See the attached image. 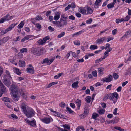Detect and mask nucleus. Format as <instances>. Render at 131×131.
I'll list each match as a JSON object with an SVG mask.
<instances>
[{"label":"nucleus","instance_id":"obj_1","mask_svg":"<svg viewBox=\"0 0 131 131\" xmlns=\"http://www.w3.org/2000/svg\"><path fill=\"white\" fill-rule=\"evenodd\" d=\"M23 113L28 118H31L35 115V111L31 108L28 107L24 103H22L20 106Z\"/></svg>","mask_w":131,"mask_h":131},{"label":"nucleus","instance_id":"obj_2","mask_svg":"<svg viewBox=\"0 0 131 131\" xmlns=\"http://www.w3.org/2000/svg\"><path fill=\"white\" fill-rule=\"evenodd\" d=\"M53 23L57 27L60 28L64 27L67 24V21L66 19L60 18V21H53Z\"/></svg>","mask_w":131,"mask_h":131},{"label":"nucleus","instance_id":"obj_3","mask_svg":"<svg viewBox=\"0 0 131 131\" xmlns=\"http://www.w3.org/2000/svg\"><path fill=\"white\" fill-rule=\"evenodd\" d=\"M78 11L83 14L86 15L92 14L93 11L90 7L87 8V10L85 9L82 7H80L78 9Z\"/></svg>","mask_w":131,"mask_h":131},{"label":"nucleus","instance_id":"obj_4","mask_svg":"<svg viewBox=\"0 0 131 131\" xmlns=\"http://www.w3.org/2000/svg\"><path fill=\"white\" fill-rule=\"evenodd\" d=\"M2 81L4 84L6 86L9 87L11 84L10 80V78H7L6 75H3V79H2Z\"/></svg>","mask_w":131,"mask_h":131},{"label":"nucleus","instance_id":"obj_5","mask_svg":"<svg viewBox=\"0 0 131 131\" xmlns=\"http://www.w3.org/2000/svg\"><path fill=\"white\" fill-rule=\"evenodd\" d=\"M12 94L18 93L19 88L15 85H12L10 88Z\"/></svg>","mask_w":131,"mask_h":131},{"label":"nucleus","instance_id":"obj_6","mask_svg":"<svg viewBox=\"0 0 131 131\" xmlns=\"http://www.w3.org/2000/svg\"><path fill=\"white\" fill-rule=\"evenodd\" d=\"M9 14L6 15L5 16L3 17L0 20V23H3L4 21H9L10 19H11L13 17V16H11L9 17Z\"/></svg>","mask_w":131,"mask_h":131},{"label":"nucleus","instance_id":"obj_7","mask_svg":"<svg viewBox=\"0 0 131 131\" xmlns=\"http://www.w3.org/2000/svg\"><path fill=\"white\" fill-rule=\"evenodd\" d=\"M25 120L26 121L27 124L32 127H35L36 125V122L34 119L31 121L27 120L26 119H25Z\"/></svg>","mask_w":131,"mask_h":131},{"label":"nucleus","instance_id":"obj_8","mask_svg":"<svg viewBox=\"0 0 131 131\" xmlns=\"http://www.w3.org/2000/svg\"><path fill=\"white\" fill-rule=\"evenodd\" d=\"M54 59L53 58L49 60L48 58H46L44 59L43 61L41 62L42 64L47 63L48 65H50L53 61Z\"/></svg>","mask_w":131,"mask_h":131},{"label":"nucleus","instance_id":"obj_9","mask_svg":"<svg viewBox=\"0 0 131 131\" xmlns=\"http://www.w3.org/2000/svg\"><path fill=\"white\" fill-rule=\"evenodd\" d=\"M112 79L113 77L112 75L109 74L107 77L103 78L101 80L103 82H109L112 80Z\"/></svg>","mask_w":131,"mask_h":131},{"label":"nucleus","instance_id":"obj_10","mask_svg":"<svg viewBox=\"0 0 131 131\" xmlns=\"http://www.w3.org/2000/svg\"><path fill=\"white\" fill-rule=\"evenodd\" d=\"M40 120L44 123L46 124H48L51 122V119L48 117H44L43 118H40Z\"/></svg>","mask_w":131,"mask_h":131},{"label":"nucleus","instance_id":"obj_11","mask_svg":"<svg viewBox=\"0 0 131 131\" xmlns=\"http://www.w3.org/2000/svg\"><path fill=\"white\" fill-rule=\"evenodd\" d=\"M107 40V38L105 37H101L97 39L96 41V43L97 44H101L103 43L104 41H106Z\"/></svg>","mask_w":131,"mask_h":131},{"label":"nucleus","instance_id":"obj_12","mask_svg":"<svg viewBox=\"0 0 131 131\" xmlns=\"http://www.w3.org/2000/svg\"><path fill=\"white\" fill-rule=\"evenodd\" d=\"M38 48L32 47L30 49L31 52L34 55L39 56V54L38 53Z\"/></svg>","mask_w":131,"mask_h":131},{"label":"nucleus","instance_id":"obj_13","mask_svg":"<svg viewBox=\"0 0 131 131\" xmlns=\"http://www.w3.org/2000/svg\"><path fill=\"white\" fill-rule=\"evenodd\" d=\"M108 99L110 100H112L113 101V102L114 103H115L117 101V100H113V96L112 93H110L107 94Z\"/></svg>","mask_w":131,"mask_h":131},{"label":"nucleus","instance_id":"obj_14","mask_svg":"<svg viewBox=\"0 0 131 131\" xmlns=\"http://www.w3.org/2000/svg\"><path fill=\"white\" fill-rule=\"evenodd\" d=\"M104 70V68L103 67L99 68H98V72L99 74L102 75L103 74V71Z\"/></svg>","mask_w":131,"mask_h":131},{"label":"nucleus","instance_id":"obj_15","mask_svg":"<svg viewBox=\"0 0 131 131\" xmlns=\"http://www.w3.org/2000/svg\"><path fill=\"white\" fill-rule=\"evenodd\" d=\"M26 71L27 73L31 74H34V68H27L26 69Z\"/></svg>","mask_w":131,"mask_h":131},{"label":"nucleus","instance_id":"obj_16","mask_svg":"<svg viewBox=\"0 0 131 131\" xmlns=\"http://www.w3.org/2000/svg\"><path fill=\"white\" fill-rule=\"evenodd\" d=\"M0 89L3 92H5L6 91V88L1 81L0 80Z\"/></svg>","mask_w":131,"mask_h":131},{"label":"nucleus","instance_id":"obj_17","mask_svg":"<svg viewBox=\"0 0 131 131\" xmlns=\"http://www.w3.org/2000/svg\"><path fill=\"white\" fill-rule=\"evenodd\" d=\"M55 16L54 18V20L56 21L58 20L60 17V13L58 12H55Z\"/></svg>","mask_w":131,"mask_h":131},{"label":"nucleus","instance_id":"obj_18","mask_svg":"<svg viewBox=\"0 0 131 131\" xmlns=\"http://www.w3.org/2000/svg\"><path fill=\"white\" fill-rule=\"evenodd\" d=\"M12 97L13 98V100L15 101H17L19 98V96L17 95V93L15 94H12Z\"/></svg>","mask_w":131,"mask_h":131},{"label":"nucleus","instance_id":"obj_19","mask_svg":"<svg viewBox=\"0 0 131 131\" xmlns=\"http://www.w3.org/2000/svg\"><path fill=\"white\" fill-rule=\"evenodd\" d=\"M131 35V31H127L125 32V34L121 38V40H122V39L124 37H125L126 38H127V37L128 36Z\"/></svg>","mask_w":131,"mask_h":131},{"label":"nucleus","instance_id":"obj_20","mask_svg":"<svg viewBox=\"0 0 131 131\" xmlns=\"http://www.w3.org/2000/svg\"><path fill=\"white\" fill-rule=\"evenodd\" d=\"M10 39V37L9 36L4 37L2 40V43H5Z\"/></svg>","mask_w":131,"mask_h":131},{"label":"nucleus","instance_id":"obj_21","mask_svg":"<svg viewBox=\"0 0 131 131\" xmlns=\"http://www.w3.org/2000/svg\"><path fill=\"white\" fill-rule=\"evenodd\" d=\"M19 66L21 67H24L25 66V62L23 61L19 60Z\"/></svg>","mask_w":131,"mask_h":131},{"label":"nucleus","instance_id":"obj_22","mask_svg":"<svg viewBox=\"0 0 131 131\" xmlns=\"http://www.w3.org/2000/svg\"><path fill=\"white\" fill-rule=\"evenodd\" d=\"M55 115L56 116H57L58 117L61 118H64V115H63L61 114L60 113H58L57 112H56L55 114Z\"/></svg>","mask_w":131,"mask_h":131},{"label":"nucleus","instance_id":"obj_23","mask_svg":"<svg viewBox=\"0 0 131 131\" xmlns=\"http://www.w3.org/2000/svg\"><path fill=\"white\" fill-rule=\"evenodd\" d=\"M77 106L78 109H79L81 105V100L77 99L76 100Z\"/></svg>","mask_w":131,"mask_h":131},{"label":"nucleus","instance_id":"obj_24","mask_svg":"<svg viewBox=\"0 0 131 131\" xmlns=\"http://www.w3.org/2000/svg\"><path fill=\"white\" fill-rule=\"evenodd\" d=\"M2 100L4 102H11V100L7 98L6 97H4L2 98Z\"/></svg>","mask_w":131,"mask_h":131},{"label":"nucleus","instance_id":"obj_25","mask_svg":"<svg viewBox=\"0 0 131 131\" xmlns=\"http://www.w3.org/2000/svg\"><path fill=\"white\" fill-rule=\"evenodd\" d=\"M97 48L98 47L96 45H92L90 47V49L91 50H94L97 49Z\"/></svg>","mask_w":131,"mask_h":131},{"label":"nucleus","instance_id":"obj_26","mask_svg":"<svg viewBox=\"0 0 131 131\" xmlns=\"http://www.w3.org/2000/svg\"><path fill=\"white\" fill-rule=\"evenodd\" d=\"M79 82L78 81L74 82L72 85V87L74 88H75L78 87V84Z\"/></svg>","mask_w":131,"mask_h":131},{"label":"nucleus","instance_id":"obj_27","mask_svg":"<svg viewBox=\"0 0 131 131\" xmlns=\"http://www.w3.org/2000/svg\"><path fill=\"white\" fill-rule=\"evenodd\" d=\"M17 24H11L9 27L7 28L8 30V31H10L12 28H14V27Z\"/></svg>","mask_w":131,"mask_h":131},{"label":"nucleus","instance_id":"obj_28","mask_svg":"<svg viewBox=\"0 0 131 131\" xmlns=\"http://www.w3.org/2000/svg\"><path fill=\"white\" fill-rule=\"evenodd\" d=\"M99 116V115L98 114L96 113H93L92 117L93 118L96 120V118L97 117H98Z\"/></svg>","mask_w":131,"mask_h":131},{"label":"nucleus","instance_id":"obj_29","mask_svg":"<svg viewBox=\"0 0 131 131\" xmlns=\"http://www.w3.org/2000/svg\"><path fill=\"white\" fill-rule=\"evenodd\" d=\"M114 3H111L107 5V7L109 9L111 8L114 7Z\"/></svg>","mask_w":131,"mask_h":131},{"label":"nucleus","instance_id":"obj_30","mask_svg":"<svg viewBox=\"0 0 131 131\" xmlns=\"http://www.w3.org/2000/svg\"><path fill=\"white\" fill-rule=\"evenodd\" d=\"M112 94L113 99H114V97H115L116 99H118V94L116 92H114L113 93H112Z\"/></svg>","mask_w":131,"mask_h":131},{"label":"nucleus","instance_id":"obj_31","mask_svg":"<svg viewBox=\"0 0 131 131\" xmlns=\"http://www.w3.org/2000/svg\"><path fill=\"white\" fill-rule=\"evenodd\" d=\"M105 110L103 109H101L99 110L98 111V113L100 114H104Z\"/></svg>","mask_w":131,"mask_h":131},{"label":"nucleus","instance_id":"obj_32","mask_svg":"<svg viewBox=\"0 0 131 131\" xmlns=\"http://www.w3.org/2000/svg\"><path fill=\"white\" fill-rule=\"evenodd\" d=\"M114 128L116 130H118L119 131H124V129H122L119 126H115L114 127Z\"/></svg>","mask_w":131,"mask_h":131},{"label":"nucleus","instance_id":"obj_33","mask_svg":"<svg viewBox=\"0 0 131 131\" xmlns=\"http://www.w3.org/2000/svg\"><path fill=\"white\" fill-rule=\"evenodd\" d=\"M24 25V22L22 21L18 25V28L19 29L23 27Z\"/></svg>","mask_w":131,"mask_h":131},{"label":"nucleus","instance_id":"obj_34","mask_svg":"<svg viewBox=\"0 0 131 131\" xmlns=\"http://www.w3.org/2000/svg\"><path fill=\"white\" fill-rule=\"evenodd\" d=\"M65 34V32H62L60 34H59L58 35L57 38H61L64 36Z\"/></svg>","mask_w":131,"mask_h":131},{"label":"nucleus","instance_id":"obj_35","mask_svg":"<svg viewBox=\"0 0 131 131\" xmlns=\"http://www.w3.org/2000/svg\"><path fill=\"white\" fill-rule=\"evenodd\" d=\"M5 73L7 75H6L7 78H11L10 73L8 71L6 70L5 71Z\"/></svg>","mask_w":131,"mask_h":131},{"label":"nucleus","instance_id":"obj_36","mask_svg":"<svg viewBox=\"0 0 131 131\" xmlns=\"http://www.w3.org/2000/svg\"><path fill=\"white\" fill-rule=\"evenodd\" d=\"M124 20V19L123 18H121V19H117L116 20V22L118 24L123 21Z\"/></svg>","mask_w":131,"mask_h":131},{"label":"nucleus","instance_id":"obj_37","mask_svg":"<svg viewBox=\"0 0 131 131\" xmlns=\"http://www.w3.org/2000/svg\"><path fill=\"white\" fill-rule=\"evenodd\" d=\"M113 76L114 78L115 79H116L118 78L119 77L118 75L117 74L115 73H113Z\"/></svg>","mask_w":131,"mask_h":131},{"label":"nucleus","instance_id":"obj_38","mask_svg":"<svg viewBox=\"0 0 131 131\" xmlns=\"http://www.w3.org/2000/svg\"><path fill=\"white\" fill-rule=\"evenodd\" d=\"M43 49H40L39 48H38V53L39 54V56L43 54Z\"/></svg>","mask_w":131,"mask_h":131},{"label":"nucleus","instance_id":"obj_39","mask_svg":"<svg viewBox=\"0 0 131 131\" xmlns=\"http://www.w3.org/2000/svg\"><path fill=\"white\" fill-rule=\"evenodd\" d=\"M58 83L57 82H53L50 83L48 86L47 88H49L52 86L53 85L56 84Z\"/></svg>","mask_w":131,"mask_h":131},{"label":"nucleus","instance_id":"obj_40","mask_svg":"<svg viewBox=\"0 0 131 131\" xmlns=\"http://www.w3.org/2000/svg\"><path fill=\"white\" fill-rule=\"evenodd\" d=\"M20 51L21 53L27 52L28 50L27 48H23L21 49L20 50Z\"/></svg>","mask_w":131,"mask_h":131},{"label":"nucleus","instance_id":"obj_41","mask_svg":"<svg viewBox=\"0 0 131 131\" xmlns=\"http://www.w3.org/2000/svg\"><path fill=\"white\" fill-rule=\"evenodd\" d=\"M91 99V97L90 96H88L86 97L85 100L88 103H89L90 102Z\"/></svg>","mask_w":131,"mask_h":131},{"label":"nucleus","instance_id":"obj_42","mask_svg":"<svg viewBox=\"0 0 131 131\" xmlns=\"http://www.w3.org/2000/svg\"><path fill=\"white\" fill-rule=\"evenodd\" d=\"M35 20L39 21L42 20L43 19L42 17L40 16L39 15H38L35 18Z\"/></svg>","mask_w":131,"mask_h":131},{"label":"nucleus","instance_id":"obj_43","mask_svg":"<svg viewBox=\"0 0 131 131\" xmlns=\"http://www.w3.org/2000/svg\"><path fill=\"white\" fill-rule=\"evenodd\" d=\"M15 72H16V73L18 75H20L21 74V72L19 71V70L17 68H15Z\"/></svg>","mask_w":131,"mask_h":131},{"label":"nucleus","instance_id":"obj_44","mask_svg":"<svg viewBox=\"0 0 131 131\" xmlns=\"http://www.w3.org/2000/svg\"><path fill=\"white\" fill-rule=\"evenodd\" d=\"M37 42L39 45H43L45 43L43 42V41L42 39H40L38 40Z\"/></svg>","mask_w":131,"mask_h":131},{"label":"nucleus","instance_id":"obj_45","mask_svg":"<svg viewBox=\"0 0 131 131\" xmlns=\"http://www.w3.org/2000/svg\"><path fill=\"white\" fill-rule=\"evenodd\" d=\"M9 31H8V30L7 28V29L1 31V33L2 35H3L6 33L7 32Z\"/></svg>","mask_w":131,"mask_h":131},{"label":"nucleus","instance_id":"obj_46","mask_svg":"<svg viewBox=\"0 0 131 131\" xmlns=\"http://www.w3.org/2000/svg\"><path fill=\"white\" fill-rule=\"evenodd\" d=\"M50 39V37L49 36H46L43 38V42L45 43L46 42L47 40H49Z\"/></svg>","mask_w":131,"mask_h":131},{"label":"nucleus","instance_id":"obj_47","mask_svg":"<svg viewBox=\"0 0 131 131\" xmlns=\"http://www.w3.org/2000/svg\"><path fill=\"white\" fill-rule=\"evenodd\" d=\"M69 53H71L72 54V56L74 57H77L78 56V55L76 54L75 52H72V51H70L69 52Z\"/></svg>","mask_w":131,"mask_h":131},{"label":"nucleus","instance_id":"obj_48","mask_svg":"<svg viewBox=\"0 0 131 131\" xmlns=\"http://www.w3.org/2000/svg\"><path fill=\"white\" fill-rule=\"evenodd\" d=\"M81 34V31H79V32L73 34L72 35L73 37H75L76 36H78Z\"/></svg>","mask_w":131,"mask_h":131},{"label":"nucleus","instance_id":"obj_49","mask_svg":"<svg viewBox=\"0 0 131 131\" xmlns=\"http://www.w3.org/2000/svg\"><path fill=\"white\" fill-rule=\"evenodd\" d=\"M130 74H131V69L130 70V68H129L126 72L125 75H127Z\"/></svg>","mask_w":131,"mask_h":131},{"label":"nucleus","instance_id":"obj_50","mask_svg":"<svg viewBox=\"0 0 131 131\" xmlns=\"http://www.w3.org/2000/svg\"><path fill=\"white\" fill-rule=\"evenodd\" d=\"M74 43L76 45L79 46L80 44V42L79 40H75L74 41Z\"/></svg>","mask_w":131,"mask_h":131},{"label":"nucleus","instance_id":"obj_51","mask_svg":"<svg viewBox=\"0 0 131 131\" xmlns=\"http://www.w3.org/2000/svg\"><path fill=\"white\" fill-rule=\"evenodd\" d=\"M89 113V111L88 110V108L87 107H85L84 108V114L86 115H87Z\"/></svg>","mask_w":131,"mask_h":131},{"label":"nucleus","instance_id":"obj_52","mask_svg":"<svg viewBox=\"0 0 131 131\" xmlns=\"http://www.w3.org/2000/svg\"><path fill=\"white\" fill-rule=\"evenodd\" d=\"M119 120V118L118 117H115L114 120V121L115 123H117L118 122Z\"/></svg>","mask_w":131,"mask_h":131},{"label":"nucleus","instance_id":"obj_53","mask_svg":"<svg viewBox=\"0 0 131 131\" xmlns=\"http://www.w3.org/2000/svg\"><path fill=\"white\" fill-rule=\"evenodd\" d=\"M66 109L70 113H72L73 112V111L68 107H67Z\"/></svg>","mask_w":131,"mask_h":131},{"label":"nucleus","instance_id":"obj_54","mask_svg":"<svg viewBox=\"0 0 131 131\" xmlns=\"http://www.w3.org/2000/svg\"><path fill=\"white\" fill-rule=\"evenodd\" d=\"M130 18V17L129 16L127 15L124 19L123 21H128Z\"/></svg>","mask_w":131,"mask_h":131},{"label":"nucleus","instance_id":"obj_55","mask_svg":"<svg viewBox=\"0 0 131 131\" xmlns=\"http://www.w3.org/2000/svg\"><path fill=\"white\" fill-rule=\"evenodd\" d=\"M65 105L64 103V102H62L59 104V106L62 107L64 108L65 106Z\"/></svg>","mask_w":131,"mask_h":131},{"label":"nucleus","instance_id":"obj_56","mask_svg":"<svg viewBox=\"0 0 131 131\" xmlns=\"http://www.w3.org/2000/svg\"><path fill=\"white\" fill-rule=\"evenodd\" d=\"M61 73H59L58 75L54 76V78L55 79H57L59 78L61 75Z\"/></svg>","mask_w":131,"mask_h":131},{"label":"nucleus","instance_id":"obj_57","mask_svg":"<svg viewBox=\"0 0 131 131\" xmlns=\"http://www.w3.org/2000/svg\"><path fill=\"white\" fill-rule=\"evenodd\" d=\"M92 74L94 77H96L97 76V72L96 70L93 71L92 72Z\"/></svg>","mask_w":131,"mask_h":131},{"label":"nucleus","instance_id":"obj_58","mask_svg":"<svg viewBox=\"0 0 131 131\" xmlns=\"http://www.w3.org/2000/svg\"><path fill=\"white\" fill-rule=\"evenodd\" d=\"M102 61V58H101L96 60L95 61V63H97Z\"/></svg>","mask_w":131,"mask_h":131},{"label":"nucleus","instance_id":"obj_59","mask_svg":"<svg viewBox=\"0 0 131 131\" xmlns=\"http://www.w3.org/2000/svg\"><path fill=\"white\" fill-rule=\"evenodd\" d=\"M101 105L104 109L106 108L107 107L106 104L104 103H101Z\"/></svg>","mask_w":131,"mask_h":131},{"label":"nucleus","instance_id":"obj_60","mask_svg":"<svg viewBox=\"0 0 131 131\" xmlns=\"http://www.w3.org/2000/svg\"><path fill=\"white\" fill-rule=\"evenodd\" d=\"M48 29L49 30L50 32L53 31L54 30V29L51 27V26H50L48 28Z\"/></svg>","mask_w":131,"mask_h":131},{"label":"nucleus","instance_id":"obj_61","mask_svg":"<svg viewBox=\"0 0 131 131\" xmlns=\"http://www.w3.org/2000/svg\"><path fill=\"white\" fill-rule=\"evenodd\" d=\"M63 126L64 127V128L65 129H70V126L67 125L66 124H65L63 125Z\"/></svg>","mask_w":131,"mask_h":131},{"label":"nucleus","instance_id":"obj_62","mask_svg":"<svg viewBox=\"0 0 131 131\" xmlns=\"http://www.w3.org/2000/svg\"><path fill=\"white\" fill-rule=\"evenodd\" d=\"M92 21V18H90L86 21V23L87 24H89L91 23Z\"/></svg>","mask_w":131,"mask_h":131},{"label":"nucleus","instance_id":"obj_63","mask_svg":"<svg viewBox=\"0 0 131 131\" xmlns=\"http://www.w3.org/2000/svg\"><path fill=\"white\" fill-rule=\"evenodd\" d=\"M31 37V35H26L25 37H24V38L26 40H27L29 39Z\"/></svg>","mask_w":131,"mask_h":131},{"label":"nucleus","instance_id":"obj_64","mask_svg":"<svg viewBox=\"0 0 131 131\" xmlns=\"http://www.w3.org/2000/svg\"><path fill=\"white\" fill-rule=\"evenodd\" d=\"M69 18L70 19L72 20H75V18L72 15H71L69 17Z\"/></svg>","mask_w":131,"mask_h":131}]
</instances>
